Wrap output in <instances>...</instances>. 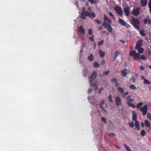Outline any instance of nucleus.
<instances>
[{
	"label": "nucleus",
	"instance_id": "nucleus-64",
	"mask_svg": "<svg viewBox=\"0 0 151 151\" xmlns=\"http://www.w3.org/2000/svg\"><path fill=\"white\" fill-rule=\"evenodd\" d=\"M101 91H103L104 90V88H103V87H101V88L99 89Z\"/></svg>",
	"mask_w": 151,
	"mask_h": 151
},
{
	"label": "nucleus",
	"instance_id": "nucleus-58",
	"mask_svg": "<svg viewBox=\"0 0 151 151\" xmlns=\"http://www.w3.org/2000/svg\"><path fill=\"white\" fill-rule=\"evenodd\" d=\"M105 103V101L104 100H102L101 103H100V104H101V105H102V104H104Z\"/></svg>",
	"mask_w": 151,
	"mask_h": 151
},
{
	"label": "nucleus",
	"instance_id": "nucleus-21",
	"mask_svg": "<svg viewBox=\"0 0 151 151\" xmlns=\"http://www.w3.org/2000/svg\"><path fill=\"white\" fill-rule=\"evenodd\" d=\"M99 55L100 57L103 58L105 56V52H103L101 50H99Z\"/></svg>",
	"mask_w": 151,
	"mask_h": 151
},
{
	"label": "nucleus",
	"instance_id": "nucleus-47",
	"mask_svg": "<svg viewBox=\"0 0 151 151\" xmlns=\"http://www.w3.org/2000/svg\"><path fill=\"white\" fill-rule=\"evenodd\" d=\"M95 21L99 24H100L101 22L99 19H95Z\"/></svg>",
	"mask_w": 151,
	"mask_h": 151
},
{
	"label": "nucleus",
	"instance_id": "nucleus-11",
	"mask_svg": "<svg viewBox=\"0 0 151 151\" xmlns=\"http://www.w3.org/2000/svg\"><path fill=\"white\" fill-rule=\"evenodd\" d=\"M117 90L118 91L120 92L122 94H123L122 97L123 98L126 97V96L125 95L124 93V89L121 87H117Z\"/></svg>",
	"mask_w": 151,
	"mask_h": 151
},
{
	"label": "nucleus",
	"instance_id": "nucleus-56",
	"mask_svg": "<svg viewBox=\"0 0 151 151\" xmlns=\"http://www.w3.org/2000/svg\"><path fill=\"white\" fill-rule=\"evenodd\" d=\"M92 91V90L91 88H89L88 91V93H89Z\"/></svg>",
	"mask_w": 151,
	"mask_h": 151
},
{
	"label": "nucleus",
	"instance_id": "nucleus-45",
	"mask_svg": "<svg viewBox=\"0 0 151 151\" xmlns=\"http://www.w3.org/2000/svg\"><path fill=\"white\" fill-rule=\"evenodd\" d=\"M148 19L147 18V19H145L143 20L144 23V24H146L148 22Z\"/></svg>",
	"mask_w": 151,
	"mask_h": 151
},
{
	"label": "nucleus",
	"instance_id": "nucleus-53",
	"mask_svg": "<svg viewBox=\"0 0 151 151\" xmlns=\"http://www.w3.org/2000/svg\"><path fill=\"white\" fill-rule=\"evenodd\" d=\"M148 116V117H148L149 118H151V114H150V113H147V116Z\"/></svg>",
	"mask_w": 151,
	"mask_h": 151
},
{
	"label": "nucleus",
	"instance_id": "nucleus-12",
	"mask_svg": "<svg viewBox=\"0 0 151 151\" xmlns=\"http://www.w3.org/2000/svg\"><path fill=\"white\" fill-rule=\"evenodd\" d=\"M130 8L129 7H125L124 9V11L125 13L127 16H129V9Z\"/></svg>",
	"mask_w": 151,
	"mask_h": 151
},
{
	"label": "nucleus",
	"instance_id": "nucleus-63",
	"mask_svg": "<svg viewBox=\"0 0 151 151\" xmlns=\"http://www.w3.org/2000/svg\"><path fill=\"white\" fill-rule=\"evenodd\" d=\"M124 94L126 96L128 95L129 93L128 92H126L125 93H124Z\"/></svg>",
	"mask_w": 151,
	"mask_h": 151
},
{
	"label": "nucleus",
	"instance_id": "nucleus-23",
	"mask_svg": "<svg viewBox=\"0 0 151 151\" xmlns=\"http://www.w3.org/2000/svg\"><path fill=\"white\" fill-rule=\"evenodd\" d=\"M140 3L143 6H146L147 4V3L144 0H141Z\"/></svg>",
	"mask_w": 151,
	"mask_h": 151
},
{
	"label": "nucleus",
	"instance_id": "nucleus-32",
	"mask_svg": "<svg viewBox=\"0 0 151 151\" xmlns=\"http://www.w3.org/2000/svg\"><path fill=\"white\" fill-rule=\"evenodd\" d=\"M129 87L130 89L132 90H135L137 88L136 86H135L134 84H132L130 85Z\"/></svg>",
	"mask_w": 151,
	"mask_h": 151
},
{
	"label": "nucleus",
	"instance_id": "nucleus-27",
	"mask_svg": "<svg viewBox=\"0 0 151 151\" xmlns=\"http://www.w3.org/2000/svg\"><path fill=\"white\" fill-rule=\"evenodd\" d=\"M122 75L123 76L125 77L127 75V74L126 71L124 70H123L121 72Z\"/></svg>",
	"mask_w": 151,
	"mask_h": 151
},
{
	"label": "nucleus",
	"instance_id": "nucleus-33",
	"mask_svg": "<svg viewBox=\"0 0 151 151\" xmlns=\"http://www.w3.org/2000/svg\"><path fill=\"white\" fill-rule=\"evenodd\" d=\"M133 25L134 26V27L135 29H137L138 31L140 30V27L139 25V24H135V25Z\"/></svg>",
	"mask_w": 151,
	"mask_h": 151
},
{
	"label": "nucleus",
	"instance_id": "nucleus-38",
	"mask_svg": "<svg viewBox=\"0 0 151 151\" xmlns=\"http://www.w3.org/2000/svg\"><path fill=\"white\" fill-rule=\"evenodd\" d=\"M108 99L109 101L111 103L113 102L114 101L112 99V96L111 95H109L108 96Z\"/></svg>",
	"mask_w": 151,
	"mask_h": 151
},
{
	"label": "nucleus",
	"instance_id": "nucleus-15",
	"mask_svg": "<svg viewBox=\"0 0 151 151\" xmlns=\"http://www.w3.org/2000/svg\"><path fill=\"white\" fill-rule=\"evenodd\" d=\"M126 99L128 101L127 102H132L134 101V99L132 98V96L130 95L126 97Z\"/></svg>",
	"mask_w": 151,
	"mask_h": 151
},
{
	"label": "nucleus",
	"instance_id": "nucleus-62",
	"mask_svg": "<svg viewBox=\"0 0 151 151\" xmlns=\"http://www.w3.org/2000/svg\"><path fill=\"white\" fill-rule=\"evenodd\" d=\"M107 20L108 22L109 23H111V20L110 19H108Z\"/></svg>",
	"mask_w": 151,
	"mask_h": 151
},
{
	"label": "nucleus",
	"instance_id": "nucleus-26",
	"mask_svg": "<svg viewBox=\"0 0 151 151\" xmlns=\"http://www.w3.org/2000/svg\"><path fill=\"white\" fill-rule=\"evenodd\" d=\"M143 104V103L142 102H140L138 103L136 106V107L138 109H140V107Z\"/></svg>",
	"mask_w": 151,
	"mask_h": 151
},
{
	"label": "nucleus",
	"instance_id": "nucleus-57",
	"mask_svg": "<svg viewBox=\"0 0 151 151\" xmlns=\"http://www.w3.org/2000/svg\"><path fill=\"white\" fill-rule=\"evenodd\" d=\"M119 41L122 42L123 44H124L125 43V41L124 40H120Z\"/></svg>",
	"mask_w": 151,
	"mask_h": 151
},
{
	"label": "nucleus",
	"instance_id": "nucleus-50",
	"mask_svg": "<svg viewBox=\"0 0 151 151\" xmlns=\"http://www.w3.org/2000/svg\"><path fill=\"white\" fill-rule=\"evenodd\" d=\"M105 63H106V62H105V60L104 59H103L101 60V65L104 64H105Z\"/></svg>",
	"mask_w": 151,
	"mask_h": 151
},
{
	"label": "nucleus",
	"instance_id": "nucleus-51",
	"mask_svg": "<svg viewBox=\"0 0 151 151\" xmlns=\"http://www.w3.org/2000/svg\"><path fill=\"white\" fill-rule=\"evenodd\" d=\"M140 68L141 70H143L145 69V67L143 65H140Z\"/></svg>",
	"mask_w": 151,
	"mask_h": 151
},
{
	"label": "nucleus",
	"instance_id": "nucleus-46",
	"mask_svg": "<svg viewBox=\"0 0 151 151\" xmlns=\"http://www.w3.org/2000/svg\"><path fill=\"white\" fill-rule=\"evenodd\" d=\"M92 34V31L91 29H89L88 30V34L91 35Z\"/></svg>",
	"mask_w": 151,
	"mask_h": 151
},
{
	"label": "nucleus",
	"instance_id": "nucleus-8",
	"mask_svg": "<svg viewBox=\"0 0 151 151\" xmlns=\"http://www.w3.org/2000/svg\"><path fill=\"white\" fill-rule=\"evenodd\" d=\"M114 9L119 15L121 16L122 15L123 12L121 7L119 6L116 7L114 8Z\"/></svg>",
	"mask_w": 151,
	"mask_h": 151
},
{
	"label": "nucleus",
	"instance_id": "nucleus-34",
	"mask_svg": "<svg viewBox=\"0 0 151 151\" xmlns=\"http://www.w3.org/2000/svg\"><path fill=\"white\" fill-rule=\"evenodd\" d=\"M139 33L141 35L143 36H145L146 35L145 31L143 30H139Z\"/></svg>",
	"mask_w": 151,
	"mask_h": 151
},
{
	"label": "nucleus",
	"instance_id": "nucleus-10",
	"mask_svg": "<svg viewBox=\"0 0 151 151\" xmlns=\"http://www.w3.org/2000/svg\"><path fill=\"white\" fill-rule=\"evenodd\" d=\"M97 73L96 71H94L93 72L92 74L90 77L91 79H90V82L92 81L93 80L95 79L97 77Z\"/></svg>",
	"mask_w": 151,
	"mask_h": 151
},
{
	"label": "nucleus",
	"instance_id": "nucleus-54",
	"mask_svg": "<svg viewBox=\"0 0 151 151\" xmlns=\"http://www.w3.org/2000/svg\"><path fill=\"white\" fill-rule=\"evenodd\" d=\"M148 7L150 9L151 8V0H150L149 1V3L148 4Z\"/></svg>",
	"mask_w": 151,
	"mask_h": 151
},
{
	"label": "nucleus",
	"instance_id": "nucleus-36",
	"mask_svg": "<svg viewBox=\"0 0 151 151\" xmlns=\"http://www.w3.org/2000/svg\"><path fill=\"white\" fill-rule=\"evenodd\" d=\"M110 73V71L109 70L107 71H104L103 74V76H104L105 75H108Z\"/></svg>",
	"mask_w": 151,
	"mask_h": 151
},
{
	"label": "nucleus",
	"instance_id": "nucleus-52",
	"mask_svg": "<svg viewBox=\"0 0 151 151\" xmlns=\"http://www.w3.org/2000/svg\"><path fill=\"white\" fill-rule=\"evenodd\" d=\"M116 134L114 133H111L109 134V136L111 137H113V136H115Z\"/></svg>",
	"mask_w": 151,
	"mask_h": 151
},
{
	"label": "nucleus",
	"instance_id": "nucleus-24",
	"mask_svg": "<svg viewBox=\"0 0 151 151\" xmlns=\"http://www.w3.org/2000/svg\"><path fill=\"white\" fill-rule=\"evenodd\" d=\"M136 53V52L135 50L131 51L129 53V55L130 56L134 57V55Z\"/></svg>",
	"mask_w": 151,
	"mask_h": 151
},
{
	"label": "nucleus",
	"instance_id": "nucleus-20",
	"mask_svg": "<svg viewBox=\"0 0 151 151\" xmlns=\"http://www.w3.org/2000/svg\"><path fill=\"white\" fill-rule=\"evenodd\" d=\"M94 59V57L92 54H91L88 57V59L90 61H92Z\"/></svg>",
	"mask_w": 151,
	"mask_h": 151
},
{
	"label": "nucleus",
	"instance_id": "nucleus-29",
	"mask_svg": "<svg viewBox=\"0 0 151 151\" xmlns=\"http://www.w3.org/2000/svg\"><path fill=\"white\" fill-rule=\"evenodd\" d=\"M124 146L127 151H131L130 148L126 144H124Z\"/></svg>",
	"mask_w": 151,
	"mask_h": 151
},
{
	"label": "nucleus",
	"instance_id": "nucleus-14",
	"mask_svg": "<svg viewBox=\"0 0 151 151\" xmlns=\"http://www.w3.org/2000/svg\"><path fill=\"white\" fill-rule=\"evenodd\" d=\"M120 55V53L119 51L116 50L114 53V55L113 58V60L114 61L115 59L117 58L118 55Z\"/></svg>",
	"mask_w": 151,
	"mask_h": 151
},
{
	"label": "nucleus",
	"instance_id": "nucleus-5",
	"mask_svg": "<svg viewBox=\"0 0 151 151\" xmlns=\"http://www.w3.org/2000/svg\"><path fill=\"white\" fill-rule=\"evenodd\" d=\"M116 104L117 107H119L122 104V101L121 99L119 96H116L115 99Z\"/></svg>",
	"mask_w": 151,
	"mask_h": 151
},
{
	"label": "nucleus",
	"instance_id": "nucleus-48",
	"mask_svg": "<svg viewBox=\"0 0 151 151\" xmlns=\"http://www.w3.org/2000/svg\"><path fill=\"white\" fill-rule=\"evenodd\" d=\"M111 81H112L113 82H114L116 83L117 81V80L116 78H114L113 79H112Z\"/></svg>",
	"mask_w": 151,
	"mask_h": 151
},
{
	"label": "nucleus",
	"instance_id": "nucleus-49",
	"mask_svg": "<svg viewBox=\"0 0 151 151\" xmlns=\"http://www.w3.org/2000/svg\"><path fill=\"white\" fill-rule=\"evenodd\" d=\"M104 19L105 20H107L108 19V18L107 16L105 14L104 15Z\"/></svg>",
	"mask_w": 151,
	"mask_h": 151
},
{
	"label": "nucleus",
	"instance_id": "nucleus-13",
	"mask_svg": "<svg viewBox=\"0 0 151 151\" xmlns=\"http://www.w3.org/2000/svg\"><path fill=\"white\" fill-rule=\"evenodd\" d=\"M137 113L135 111H132V119L134 121H137L136 119H137Z\"/></svg>",
	"mask_w": 151,
	"mask_h": 151
},
{
	"label": "nucleus",
	"instance_id": "nucleus-3",
	"mask_svg": "<svg viewBox=\"0 0 151 151\" xmlns=\"http://www.w3.org/2000/svg\"><path fill=\"white\" fill-rule=\"evenodd\" d=\"M148 106L147 105H144L143 107H140L139 110L142 112L143 115H145L147 113Z\"/></svg>",
	"mask_w": 151,
	"mask_h": 151
},
{
	"label": "nucleus",
	"instance_id": "nucleus-4",
	"mask_svg": "<svg viewBox=\"0 0 151 151\" xmlns=\"http://www.w3.org/2000/svg\"><path fill=\"white\" fill-rule=\"evenodd\" d=\"M118 21L119 23L122 26H125L127 28H128L130 27V25L127 24L124 20L121 18H119Z\"/></svg>",
	"mask_w": 151,
	"mask_h": 151
},
{
	"label": "nucleus",
	"instance_id": "nucleus-9",
	"mask_svg": "<svg viewBox=\"0 0 151 151\" xmlns=\"http://www.w3.org/2000/svg\"><path fill=\"white\" fill-rule=\"evenodd\" d=\"M131 23L132 25L136 24H140V22L137 19L134 17H132V19Z\"/></svg>",
	"mask_w": 151,
	"mask_h": 151
},
{
	"label": "nucleus",
	"instance_id": "nucleus-1",
	"mask_svg": "<svg viewBox=\"0 0 151 151\" xmlns=\"http://www.w3.org/2000/svg\"><path fill=\"white\" fill-rule=\"evenodd\" d=\"M89 14V12L87 11H85V8H82L81 10V13L80 15V17L83 20H85L86 18V16L87 14Z\"/></svg>",
	"mask_w": 151,
	"mask_h": 151
},
{
	"label": "nucleus",
	"instance_id": "nucleus-19",
	"mask_svg": "<svg viewBox=\"0 0 151 151\" xmlns=\"http://www.w3.org/2000/svg\"><path fill=\"white\" fill-rule=\"evenodd\" d=\"M135 126L136 128L138 130H140V128L139 127V124L138 121H135Z\"/></svg>",
	"mask_w": 151,
	"mask_h": 151
},
{
	"label": "nucleus",
	"instance_id": "nucleus-39",
	"mask_svg": "<svg viewBox=\"0 0 151 151\" xmlns=\"http://www.w3.org/2000/svg\"><path fill=\"white\" fill-rule=\"evenodd\" d=\"M141 59L142 60H145L146 59V57L144 55H141L140 58V59Z\"/></svg>",
	"mask_w": 151,
	"mask_h": 151
},
{
	"label": "nucleus",
	"instance_id": "nucleus-22",
	"mask_svg": "<svg viewBox=\"0 0 151 151\" xmlns=\"http://www.w3.org/2000/svg\"><path fill=\"white\" fill-rule=\"evenodd\" d=\"M133 57L135 59L137 60H140L139 54L138 53H136Z\"/></svg>",
	"mask_w": 151,
	"mask_h": 151
},
{
	"label": "nucleus",
	"instance_id": "nucleus-44",
	"mask_svg": "<svg viewBox=\"0 0 151 151\" xmlns=\"http://www.w3.org/2000/svg\"><path fill=\"white\" fill-rule=\"evenodd\" d=\"M94 35H92L91 37H89V38L91 41L92 42L94 41Z\"/></svg>",
	"mask_w": 151,
	"mask_h": 151
},
{
	"label": "nucleus",
	"instance_id": "nucleus-42",
	"mask_svg": "<svg viewBox=\"0 0 151 151\" xmlns=\"http://www.w3.org/2000/svg\"><path fill=\"white\" fill-rule=\"evenodd\" d=\"M101 120L104 122L105 124H106L107 123L106 120L105 118L104 117H102L101 118Z\"/></svg>",
	"mask_w": 151,
	"mask_h": 151
},
{
	"label": "nucleus",
	"instance_id": "nucleus-41",
	"mask_svg": "<svg viewBox=\"0 0 151 151\" xmlns=\"http://www.w3.org/2000/svg\"><path fill=\"white\" fill-rule=\"evenodd\" d=\"M129 127L131 128L133 127L134 125V123L133 122H132V123L129 122Z\"/></svg>",
	"mask_w": 151,
	"mask_h": 151
},
{
	"label": "nucleus",
	"instance_id": "nucleus-2",
	"mask_svg": "<svg viewBox=\"0 0 151 151\" xmlns=\"http://www.w3.org/2000/svg\"><path fill=\"white\" fill-rule=\"evenodd\" d=\"M102 25L104 26L105 28H106L107 30L110 32L112 33L113 32V29L111 25L109 24L106 23L104 22L102 24Z\"/></svg>",
	"mask_w": 151,
	"mask_h": 151
},
{
	"label": "nucleus",
	"instance_id": "nucleus-6",
	"mask_svg": "<svg viewBox=\"0 0 151 151\" xmlns=\"http://www.w3.org/2000/svg\"><path fill=\"white\" fill-rule=\"evenodd\" d=\"M140 8L137 7L136 9H134L132 11L133 15L135 16H137L140 14Z\"/></svg>",
	"mask_w": 151,
	"mask_h": 151
},
{
	"label": "nucleus",
	"instance_id": "nucleus-55",
	"mask_svg": "<svg viewBox=\"0 0 151 151\" xmlns=\"http://www.w3.org/2000/svg\"><path fill=\"white\" fill-rule=\"evenodd\" d=\"M147 18L148 19V24H151V20L148 17H147Z\"/></svg>",
	"mask_w": 151,
	"mask_h": 151
},
{
	"label": "nucleus",
	"instance_id": "nucleus-25",
	"mask_svg": "<svg viewBox=\"0 0 151 151\" xmlns=\"http://www.w3.org/2000/svg\"><path fill=\"white\" fill-rule=\"evenodd\" d=\"M127 103L129 106H130L133 108H135L136 107V106L133 104L131 102H127Z\"/></svg>",
	"mask_w": 151,
	"mask_h": 151
},
{
	"label": "nucleus",
	"instance_id": "nucleus-31",
	"mask_svg": "<svg viewBox=\"0 0 151 151\" xmlns=\"http://www.w3.org/2000/svg\"><path fill=\"white\" fill-rule=\"evenodd\" d=\"M104 43V40H101L98 42V45L100 46L101 45H103Z\"/></svg>",
	"mask_w": 151,
	"mask_h": 151
},
{
	"label": "nucleus",
	"instance_id": "nucleus-30",
	"mask_svg": "<svg viewBox=\"0 0 151 151\" xmlns=\"http://www.w3.org/2000/svg\"><path fill=\"white\" fill-rule=\"evenodd\" d=\"M100 65L97 62H95L93 64V66L95 68H97L100 66Z\"/></svg>",
	"mask_w": 151,
	"mask_h": 151
},
{
	"label": "nucleus",
	"instance_id": "nucleus-7",
	"mask_svg": "<svg viewBox=\"0 0 151 151\" xmlns=\"http://www.w3.org/2000/svg\"><path fill=\"white\" fill-rule=\"evenodd\" d=\"M142 40L141 39H140L136 43V47H135V49L137 50L138 48L141 47L142 46Z\"/></svg>",
	"mask_w": 151,
	"mask_h": 151
},
{
	"label": "nucleus",
	"instance_id": "nucleus-18",
	"mask_svg": "<svg viewBox=\"0 0 151 151\" xmlns=\"http://www.w3.org/2000/svg\"><path fill=\"white\" fill-rule=\"evenodd\" d=\"M145 126L146 127H148L150 128V129L151 126L150 123L147 120H145ZM150 130H148V131Z\"/></svg>",
	"mask_w": 151,
	"mask_h": 151
},
{
	"label": "nucleus",
	"instance_id": "nucleus-16",
	"mask_svg": "<svg viewBox=\"0 0 151 151\" xmlns=\"http://www.w3.org/2000/svg\"><path fill=\"white\" fill-rule=\"evenodd\" d=\"M78 32H81L83 35H84L85 34V29L83 28L82 25H81L79 27Z\"/></svg>",
	"mask_w": 151,
	"mask_h": 151
},
{
	"label": "nucleus",
	"instance_id": "nucleus-35",
	"mask_svg": "<svg viewBox=\"0 0 151 151\" xmlns=\"http://www.w3.org/2000/svg\"><path fill=\"white\" fill-rule=\"evenodd\" d=\"M146 133L145 132V131L144 129L142 130L141 131L140 134L142 136H144L145 135V134H146Z\"/></svg>",
	"mask_w": 151,
	"mask_h": 151
},
{
	"label": "nucleus",
	"instance_id": "nucleus-43",
	"mask_svg": "<svg viewBox=\"0 0 151 151\" xmlns=\"http://www.w3.org/2000/svg\"><path fill=\"white\" fill-rule=\"evenodd\" d=\"M109 15L111 17L114 19H115V18L114 17V14L112 13L111 12H109Z\"/></svg>",
	"mask_w": 151,
	"mask_h": 151
},
{
	"label": "nucleus",
	"instance_id": "nucleus-59",
	"mask_svg": "<svg viewBox=\"0 0 151 151\" xmlns=\"http://www.w3.org/2000/svg\"><path fill=\"white\" fill-rule=\"evenodd\" d=\"M120 85V84H119V83H118L117 82H116V83H115V85H116V87H118V86H119Z\"/></svg>",
	"mask_w": 151,
	"mask_h": 151
},
{
	"label": "nucleus",
	"instance_id": "nucleus-37",
	"mask_svg": "<svg viewBox=\"0 0 151 151\" xmlns=\"http://www.w3.org/2000/svg\"><path fill=\"white\" fill-rule=\"evenodd\" d=\"M138 49V52L139 53H142L143 52L144 50L143 48H139Z\"/></svg>",
	"mask_w": 151,
	"mask_h": 151
},
{
	"label": "nucleus",
	"instance_id": "nucleus-61",
	"mask_svg": "<svg viewBox=\"0 0 151 151\" xmlns=\"http://www.w3.org/2000/svg\"><path fill=\"white\" fill-rule=\"evenodd\" d=\"M88 10L90 11L91 12V7H90L88 8Z\"/></svg>",
	"mask_w": 151,
	"mask_h": 151
},
{
	"label": "nucleus",
	"instance_id": "nucleus-60",
	"mask_svg": "<svg viewBox=\"0 0 151 151\" xmlns=\"http://www.w3.org/2000/svg\"><path fill=\"white\" fill-rule=\"evenodd\" d=\"M102 29V28L101 26H100L98 28V30H101Z\"/></svg>",
	"mask_w": 151,
	"mask_h": 151
},
{
	"label": "nucleus",
	"instance_id": "nucleus-40",
	"mask_svg": "<svg viewBox=\"0 0 151 151\" xmlns=\"http://www.w3.org/2000/svg\"><path fill=\"white\" fill-rule=\"evenodd\" d=\"M99 106L101 107V108L106 113H107V111L104 108L103 106H102V105L101 104H99Z\"/></svg>",
	"mask_w": 151,
	"mask_h": 151
},
{
	"label": "nucleus",
	"instance_id": "nucleus-28",
	"mask_svg": "<svg viewBox=\"0 0 151 151\" xmlns=\"http://www.w3.org/2000/svg\"><path fill=\"white\" fill-rule=\"evenodd\" d=\"M144 83L145 84H148V85L150 84V81L148 80L147 79H145L143 81Z\"/></svg>",
	"mask_w": 151,
	"mask_h": 151
},
{
	"label": "nucleus",
	"instance_id": "nucleus-17",
	"mask_svg": "<svg viewBox=\"0 0 151 151\" xmlns=\"http://www.w3.org/2000/svg\"><path fill=\"white\" fill-rule=\"evenodd\" d=\"M86 16H88L90 18L93 19V18L95 17L96 14L93 12H89V14L86 15Z\"/></svg>",
	"mask_w": 151,
	"mask_h": 151
}]
</instances>
